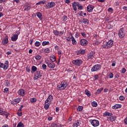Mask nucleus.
Wrapping results in <instances>:
<instances>
[{
	"instance_id": "nucleus-1",
	"label": "nucleus",
	"mask_w": 127,
	"mask_h": 127,
	"mask_svg": "<svg viewBox=\"0 0 127 127\" xmlns=\"http://www.w3.org/2000/svg\"><path fill=\"white\" fill-rule=\"evenodd\" d=\"M67 86H68L67 82L65 81H63L61 85L57 86V90H59L60 91L61 90H64V89H66Z\"/></svg>"
},
{
	"instance_id": "nucleus-2",
	"label": "nucleus",
	"mask_w": 127,
	"mask_h": 127,
	"mask_svg": "<svg viewBox=\"0 0 127 127\" xmlns=\"http://www.w3.org/2000/svg\"><path fill=\"white\" fill-rule=\"evenodd\" d=\"M0 67L3 68L4 70L7 69V68H8V61H6L4 64L0 63Z\"/></svg>"
},
{
	"instance_id": "nucleus-3",
	"label": "nucleus",
	"mask_w": 127,
	"mask_h": 127,
	"mask_svg": "<svg viewBox=\"0 0 127 127\" xmlns=\"http://www.w3.org/2000/svg\"><path fill=\"white\" fill-rule=\"evenodd\" d=\"M90 122L91 123V124L93 127H99V125H100V123L99 122V121L97 120H90Z\"/></svg>"
},
{
	"instance_id": "nucleus-4",
	"label": "nucleus",
	"mask_w": 127,
	"mask_h": 127,
	"mask_svg": "<svg viewBox=\"0 0 127 127\" xmlns=\"http://www.w3.org/2000/svg\"><path fill=\"white\" fill-rule=\"evenodd\" d=\"M46 63L47 64L49 68H52V69H53V68L55 67V64H54V63H53V62L46 61Z\"/></svg>"
},
{
	"instance_id": "nucleus-5",
	"label": "nucleus",
	"mask_w": 127,
	"mask_h": 127,
	"mask_svg": "<svg viewBox=\"0 0 127 127\" xmlns=\"http://www.w3.org/2000/svg\"><path fill=\"white\" fill-rule=\"evenodd\" d=\"M101 68V64H95L91 68V72H96Z\"/></svg>"
},
{
	"instance_id": "nucleus-6",
	"label": "nucleus",
	"mask_w": 127,
	"mask_h": 127,
	"mask_svg": "<svg viewBox=\"0 0 127 127\" xmlns=\"http://www.w3.org/2000/svg\"><path fill=\"white\" fill-rule=\"evenodd\" d=\"M41 77H42V75H41L40 71H36L34 77V80H38Z\"/></svg>"
},
{
	"instance_id": "nucleus-7",
	"label": "nucleus",
	"mask_w": 127,
	"mask_h": 127,
	"mask_svg": "<svg viewBox=\"0 0 127 127\" xmlns=\"http://www.w3.org/2000/svg\"><path fill=\"white\" fill-rule=\"evenodd\" d=\"M72 63L76 66H80L83 63V61L81 60H75L72 61Z\"/></svg>"
},
{
	"instance_id": "nucleus-8",
	"label": "nucleus",
	"mask_w": 127,
	"mask_h": 127,
	"mask_svg": "<svg viewBox=\"0 0 127 127\" xmlns=\"http://www.w3.org/2000/svg\"><path fill=\"white\" fill-rule=\"evenodd\" d=\"M119 37L123 38L125 36V28H122L120 29L119 32Z\"/></svg>"
},
{
	"instance_id": "nucleus-9",
	"label": "nucleus",
	"mask_w": 127,
	"mask_h": 127,
	"mask_svg": "<svg viewBox=\"0 0 127 127\" xmlns=\"http://www.w3.org/2000/svg\"><path fill=\"white\" fill-rule=\"evenodd\" d=\"M95 57V52H91L87 55L86 59L89 60V59H93Z\"/></svg>"
},
{
	"instance_id": "nucleus-10",
	"label": "nucleus",
	"mask_w": 127,
	"mask_h": 127,
	"mask_svg": "<svg viewBox=\"0 0 127 127\" xmlns=\"http://www.w3.org/2000/svg\"><path fill=\"white\" fill-rule=\"evenodd\" d=\"M55 5H56V4H55V2L52 1V2H48L46 6L48 8H52V7H54Z\"/></svg>"
},
{
	"instance_id": "nucleus-11",
	"label": "nucleus",
	"mask_w": 127,
	"mask_h": 127,
	"mask_svg": "<svg viewBox=\"0 0 127 127\" xmlns=\"http://www.w3.org/2000/svg\"><path fill=\"white\" fill-rule=\"evenodd\" d=\"M80 44L82 45V46H86V45H88V41L86 39H82L80 41Z\"/></svg>"
},
{
	"instance_id": "nucleus-12",
	"label": "nucleus",
	"mask_w": 127,
	"mask_h": 127,
	"mask_svg": "<svg viewBox=\"0 0 127 127\" xmlns=\"http://www.w3.org/2000/svg\"><path fill=\"white\" fill-rule=\"evenodd\" d=\"M53 100V96H52L51 95H50L47 98V99L45 101L46 104H51V101Z\"/></svg>"
},
{
	"instance_id": "nucleus-13",
	"label": "nucleus",
	"mask_w": 127,
	"mask_h": 127,
	"mask_svg": "<svg viewBox=\"0 0 127 127\" xmlns=\"http://www.w3.org/2000/svg\"><path fill=\"white\" fill-rule=\"evenodd\" d=\"M2 43L3 45H5L8 43V36H6L2 40Z\"/></svg>"
},
{
	"instance_id": "nucleus-14",
	"label": "nucleus",
	"mask_w": 127,
	"mask_h": 127,
	"mask_svg": "<svg viewBox=\"0 0 127 127\" xmlns=\"http://www.w3.org/2000/svg\"><path fill=\"white\" fill-rule=\"evenodd\" d=\"M85 50H83V49H80L79 50L77 51L76 52V53L77 54V55H80V54L81 55H84L85 54Z\"/></svg>"
},
{
	"instance_id": "nucleus-15",
	"label": "nucleus",
	"mask_w": 127,
	"mask_h": 127,
	"mask_svg": "<svg viewBox=\"0 0 127 127\" xmlns=\"http://www.w3.org/2000/svg\"><path fill=\"white\" fill-rule=\"evenodd\" d=\"M107 44V45L108 46L109 48H111V47H113V45H114V41L113 40H110L108 42H107L106 43Z\"/></svg>"
},
{
	"instance_id": "nucleus-16",
	"label": "nucleus",
	"mask_w": 127,
	"mask_h": 127,
	"mask_svg": "<svg viewBox=\"0 0 127 127\" xmlns=\"http://www.w3.org/2000/svg\"><path fill=\"white\" fill-rule=\"evenodd\" d=\"M87 8L88 12H92V11H93V9H94V6L93 5H88Z\"/></svg>"
},
{
	"instance_id": "nucleus-17",
	"label": "nucleus",
	"mask_w": 127,
	"mask_h": 127,
	"mask_svg": "<svg viewBox=\"0 0 127 127\" xmlns=\"http://www.w3.org/2000/svg\"><path fill=\"white\" fill-rule=\"evenodd\" d=\"M17 38H18V35L14 34L11 37V39L12 41H16V40H17Z\"/></svg>"
},
{
	"instance_id": "nucleus-18",
	"label": "nucleus",
	"mask_w": 127,
	"mask_h": 127,
	"mask_svg": "<svg viewBox=\"0 0 127 127\" xmlns=\"http://www.w3.org/2000/svg\"><path fill=\"white\" fill-rule=\"evenodd\" d=\"M120 108H122V105L121 104H116L112 107L113 110H117V109H120Z\"/></svg>"
},
{
	"instance_id": "nucleus-19",
	"label": "nucleus",
	"mask_w": 127,
	"mask_h": 127,
	"mask_svg": "<svg viewBox=\"0 0 127 127\" xmlns=\"http://www.w3.org/2000/svg\"><path fill=\"white\" fill-rule=\"evenodd\" d=\"M18 94H19L20 96L23 97V96H24V90L23 89H20L18 91Z\"/></svg>"
},
{
	"instance_id": "nucleus-20",
	"label": "nucleus",
	"mask_w": 127,
	"mask_h": 127,
	"mask_svg": "<svg viewBox=\"0 0 127 127\" xmlns=\"http://www.w3.org/2000/svg\"><path fill=\"white\" fill-rule=\"evenodd\" d=\"M70 39H71L72 43L73 45L77 44V41L75 40V38L74 37H73V36H71Z\"/></svg>"
},
{
	"instance_id": "nucleus-21",
	"label": "nucleus",
	"mask_w": 127,
	"mask_h": 127,
	"mask_svg": "<svg viewBox=\"0 0 127 127\" xmlns=\"http://www.w3.org/2000/svg\"><path fill=\"white\" fill-rule=\"evenodd\" d=\"M50 60L52 62H55L56 61V57L55 56L53 55L50 57Z\"/></svg>"
},
{
	"instance_id": "nucleus-22",
	"label": "nucleus",
	"mask_w": 127,
	"mask_h": 127,
	"mask_svg": "<svg viewBox=\"0 0 127 127\" xmlns=\"http://www.w3.org/2000/svg\"><path fill=\"white\" fill-rule=\"evenodd\" d=\"M37 70V67L34 65H33L31 68V73H35Z\"/></svg>"
},
{
	"instance_id": "nucleus-23",
	"label": "nucleus",
	"mask_w": 127,
	"mask_h": 127,
	"mask_svg": "<svg viewBox=\"0 0 127 127\" xmlns=\"http://www.w3.org/2000/svg\"><path fill=\"white\" fill-rule=\"evenodd\" d=\"M37 16L40 19V20H42V14L40 12L37 13Z\"/></svg>"
},
{
	"instance_id": "nucleus-24",
	"label": "nucleus",
	"mask_w": 127,
	"mask_h": 127,
	"mask_svg": "<svg viewBox=\"0 0 127 127\" xmlns=\"http://www.w3.org/2000/svg\"><path fill=\"white\" fill-rule=\"evenodd\" d=\"M104 117H112V116H113V114L110 113L109 112H105V113H104Z\"/></svg>"
},
{
	"instance_id": "nucleus-25",
	"label": "nucleus",
	"mask_w": 127,
	"mask_h": 127,
	"mask_svg": "<svg viewBox=\"0 0 127 127\" xmlns=\"http://www.w3.org/2000/svg\"><path fill=\"white\" fill-rule=\"evenodd\" d=\"M82 22L84 24H89V20H88V19L84 18L82 20Z\"/></svg>"
},
{
	"instance_id": "nucleus-26",
	"label": "nucleus",
	"mask_w": 127,
	"mask_h": 127,
	"mask_svg": "<svg viewBox=\"0 0 127 127\" xmlns=\"http://www.w3.org/2000/svg\"><path fill=\"white\" fill-rule=\"evenodd\" d=\"M85 93L88 97H90L91 96V93H90V91H89V90H88V89H86L85 90Z\"/></svg>"
},
{
	"instance_id": "nucleus-27",
	"label": "nucleus",
	"mask_w": 127,
	"mask_h": 127,
	"mask_svg": "<svg viewBox=\"0 0 127 127\" xmlns=\"http://www.w3.org/2000/svg\"><path fill=\"white\" fill-rule=\"evenodd\" d=\"M17 127H24V125L23 123H22V122H19L18 124Z\"/></svg>"
},
{
	"instance_id": "nucleus-28",
	"label": "nucleus",
	"mask_w": 127,
	"mask_h": 127,
	"mask_svg": "<svg viewBox=\"0 0 127 127\" xmlns=\"http://www.w3.org/2000/svg\"><path fill=\"white\" fill-rule=\"evenodd\" d=\"M91 105L92 107H97L98 106V103L96 101H93L92 102Z\"/></svg>"
},
{
	"instance_id": "nucleus-29",
	"label": "nucleus",
	"mask_w": 127,
	"mask_h": 127,
	"mask_svg": "<svg viewBox=\"0 0 127 127\" xmlns=\"http://www.w3.org/2000/svg\"><path fill=\"white\" fill-rule=\"evenodd\" d=\"M77 112H82L83 111V106H78L77 108Z\"/></svg>"
},
{
	"instance_id": "nucleus-30",
	"label": "nucleus",
	"mask_w": 127,
	"mask_h": 127,
	"mask_svg": "<svg viewBox=\"0 0 127 127\" xmlns=\"http://www.w3.org/2000/svg\"><path fill=\"white\" fill-rule=\"evenodd\" d=\"M102 48H105L106 49H108L110 48L109 47V46H108V44H107V43H106V44H104V45H102Z\"/></svg>"
},
{
	"instance_id": "nucleus-31",
	"label": "nucleus",
	"mask_w": 127,
	"mask_h": 127,
	"mask_svg": "<svg viewBox=\"0 0 127 127\" xmlns=\"http://www.w3.org/2000/svg\"><path fill=\"white\" fill-rule=\"evenodd\" d=\"M53 33H54L55 35H56V36H58V35H59V31H58V30H54L53 31Z\"/></svg>"
},
{
	"instance_id": "nucleus-32",
	"label": "nucleus",
	"mask_w": 127,
	"mask_h": 127,
	"mask_svg": "<svg viewBox=\"0 0 127 127\" xmlns=\"http://www.w3.org/2000/svg\"><path fill=\"white\" fill-rule=\"evenodd\" d=\"M42 45H43V46H45V45H49V41H44L42 43Z\"/></svg>"
},
{
	"instance_id": "nucleus-33",
	"label": "nucleus",
	"mask_w": 127,
	"mask_h": 127,
	"mask_svg": "<svg viewBox=\"0 0 127 127\" xmlns=\"http://www.w3.org/2000/svg\"><path fill=\"white\" fill-rule=\"evenodd\" d=\"M50 105V104H45L44 108L45 109V110H48V109L49 108V105Z\"/></svg>"
},
{
	"instance_id": "nucleus-34",
	"label": "nucleus",
	"mask_w": 127,
	"mask_h": 127,
	"mask_svg": "<svg viewBox=\"0 0 127 127\" xmlns=\"http://www.w3.org/2000/svg\"><path fill=\"white\" fill-rule=\"evenodd\" d=\"M67 16H66V15L63 16V22H65V21H66V20H67Z\"/></svg>"
},
{
	"instance_id": "nucleus-35",
	"label": "nucleus",
	"mask_w": 127,
	"mask_h": 127,
	"mask_svg": "<svg viewBox=\"0 0 127 127\" xmlns=\"http://www.w3.org/2000/svg\"><path fill=\"white\" fill-rule=\"evenodd\" d=\"M37 100L35 98H33L30 99L31 103H35Z\"/></svg>"
},
{
	"instance_id": "nucleus-36",
	"label": "nucleus",
	"mask_w": 127,
	"mask_h": 127,
	"mask_svg": "<svg viewBox=\"0 0 127 127\" xmlns=\"http://www.w3.org/2000/svg\"><path fill=\"white\" fill-rule=\"evenodd\" d=\"M104 90V88H101L99 89H98L97 90V92H96V94H100V93H101V92H102V91Z\"/></svg>"
},
{
	"instance_id": "nucleus-37",
	"label": "nucleus",
	"mask_w": 127,
	"mask_h": 127,
	"mask_svg": "<svg viewBox=\"0 0 127 127\" xmlns=\"http://www.w3.org/2000/svg\"><path fill=\"white\" fill-rule=\"evenodd\" d=\"M44 52H45V53H49V52H50V49L48 48H46L44 50Z\"/></svg>"
},
{
	"instance_id": "nucleus-38",
	"label": "nucleus",
	"mask_w": 127,
	"mask_h": 127,
	"mask_svg": "<svg viewBox=\"0 0 127 127\" xmlns=\"http://www.w3.org/2000/svg\"><path fill=\"white\" fill-rule=\"evenodd\" d=\"M109 120L110 121V122H114L116 120V118L111 117L109 118Z\"/></svg>"
},
{
	"instance_id": "nucleus-39",
	"label": "nucleus",
	"mask_w": 127,
	"mask_h": 127,
	"mask_svg": "<svg viewBox=\"0 0 127 127\" xmlns=\"http://www.w3.org/2000/svg\"><path fill=\"white\" fill-rule=\"evenodd\" d=\"M58 127V126L57 125V124L55 123H52L50 126V127Z\"/></svg>"
},
{
	"instance_id": "nucleus-40",
	"label": "nucleus",
	"mask_w": 127,
	"mask_h": 127,
	"mask_svg": "<svg viewBox=\"0 0 127 127\" xmlns=\"http://www.w3.org/2000/svg\"><path fill=\"white\" fill-rule=\"evenodd\" d=\"M79 4H79V2H74L72 3V5H75L76 7L78 6Z\"/></svg>"
},
{
	"instance_id": "nucleus-41",
	"label": "nucleus",
	"mask_w": 127,
	"mask_h": 127,
	"mask_svg": "<svg viewBox=\"0 0 127 127\" xmlns=\"http://www.w3.org/2000/svg\"><path fill=\"white\" fill-rule=\"evenodd\" d=\"M35 59H36V60H40V59H41V56L39 55L36 56Z\"/></svg>"
},
{
	"instance_id": "nucleus-42",
	"label": "nucleus",
	"mask_w": 127,
	"mask_h": 127,
	"mask_svg": "<svg viewBox=\"0 0 127 127\" xmlns=\"http://www.w3.org/2000/svg\"><path fill=\"white\" fill-rule=\"evenodd\" d=\"M25 9V10H29V9H30V5L29 4L27 6H26Z\"/></svg>"
},
{
	"instance_id": "nucleus-43",
	"label": "nucleus",
	"mask_w": 127,
	"mask_h": 127,
	"mask_svg": "<svg viewBox=\"0 0 127 127\" xmlns=\"http://www.w3.org/2000/svg\"><path fill=\"white\" fill-rule=\"evenodd\" d=\"M35 45L37 47L40 46V42L36 41L35 43Z\"/></svg>"
},
{
	"instance_id": "nucleus-44",
	"label": "nucleus",
	"mask_w": 127,
	"mask_h": 127,
	"mask_svg": "<svg viewBox=\"0 0 127 127\" xmlns=\"http://www.w3.org/2000/svg\"><path fill=\"white\" fill-rule=\"evenodd\" d=\"M47 67V65H46V64H43L42 65V67L43 69V70L46 69Z\"/></svg>"
},
{
	"instance_id": "nucleus-45",
	"label": "nucleus",
	"mask_w": 127,
	"mask_h": 127,
	"mask_svg": "<svg viewBox=\"0 0 127 127\" xmlns=\"http://www.w3.org/2000/svg\"><path fill=\"white\" fill-rule=\"evenodd\" d=\"M125 99H126L125 96H121L119 97V100H120V101H124Z\"/></svg>"
},
{
	"instance_id": "nucleus-46",
	"label": "nucleus",
	"mask_w": 127,
	"mask_h": 127,
	"mask_svg": "<svg viewBox=\"0 0 127 127\" xmlns=\"http://www.w3.org/2000/svg\"><path fill=\"white\" fill-rule=\"evenodd\" d=\"M45 3V1L42 0V1H40V2L37 3V4H44Z\"/></svg>"
},
{
	"instance_id": "nucleus-47",
	"label": "nucleus",
	"mask_w": 127,
	"mask_h": 127,
	"mask_svg": "<svg viewBox=\"0 0 127 127\" xmlns=\"http://www.w3.org/2000/svg\"><path fill=\"white\" fill-rule=\"evenodd\" d=\"M109 76L110 79H112V78H114V74L113 73H111L109 74Z\"/></svg>"
},
{
	"instance_id": "nucleus-48",
	"label": "nucleus",
	"mask_w": 127,
	"mask_h": 127,
	"mask_svg": "<svg viewBox=\"0 0 127 127\" xmlns=\"http://www.w3.org/2000/svg\"><path fill=\"white\" fill-rule=\"evenodd\" d=\"M94 80L95 81H97V80H98V79H99V75L98 74H96L94 76Z\"/></svg>"
},
{
	"instance_id": "nucleus-49",
	"label": "nucleus",
	"mask_w": 127,
	"mask_h": 127,
	"mask_svg": "<svg viewBox=\"0 0 127 127\" xmlns=\"http://www.w3.org/2000/svg\"><path fill=\"white\" fill-rule=\"evenodd\" d=\"M127 72V69H126L125 68H123L122 69V74H125Z\"/></svg>"
},
{
	"instance_id": "nucleus-50",
	"label": "nucleus",
	"mask_w": 127,
	"mask_h": 127,
	"mask_svg": "<svg viewBox=\"0 0 127 127\" xmlns=\"http://www.w3.org/2000/svg\"><path fill=\"white\" fill-rule=\"evenodd\" d=\"M84 14V12L81 11L79 12L78 14L80 15V16H83V14Z\"/></svg>"
},
{
	"instance_id": "nucleus-51",
	"label": "nucleus",
	"mask_w": 127,
	"mask_h": 127,
	"mask_svg": "<svg viewBox=\"0 0 127 127\" xmlns=\"http://www.w3.org/2000/svg\"><path fill=\"white\" fill-rule=\"evenodd\" d=\"M82 9H83V6L80 5V4L78 5V9H79V10H82Z\"/></svg>"
},
{
	"instance_id": "nucleus-52",
	"label": "nucleus",
	"mask_w": 127,
	"mask_h": 127,
	"mask_svg": "<svg viewBox=\"0 0 127 127\" xmlns=\"http://www.w3.org/2000/svg\"><path fill=\"white\" fill-rule=\"evenodd\" d=\"M72 7H73V10H74V11H77V7L76 6L72 5Z\"/></svg>"
},
{
	"instance_id": "nucleus-53",
	"label": "nucleus",
	"mask_w": 127,
	"mask_h": 127,
	"mask_svg": "<svg viewBox=\"0 0 127 127\" xmlns=\"http://www.w3.org/2000/svg\"><path fill=\"white\" fill-rule=\"evenodd\" d=\"M63 33H64V31L59 32V36H61L62 35H63Z\"/></svg>"
},
{
	"instance_id": "nucleus-54",
	"label": "nucleus",
	"mask_w": 127,
	"mask_h": 127,
	"mask_svg": "<svg viewBox=\"0 0 127 127\" xmlns=\"http://www.w3.org/2000/svg\"><path fill=\"white\" fill-rule=\"evenodd\" d=\"M75 123H76V125H77L78 127H79V126L81 125V123H80V121L79 120H77V121Z\"/></svg>"
},
{
	"instance_id": "nucleus-55",
	"label": "nucleus",
	"mask_w": 127,
	"mask_h": 127,
	"mask_svg": "<svg viewBox=\"0 0 127 127\" xmlns=\"http://www.w3.org/2000/svg\"><path fill=\"white\" fill-rule=\"evenodd\" d=\"M17 115H18V117H21V116H22V113L18 112Z\"/></svg>"
},
{
	"instance_id": "nucleus-56",
	"label": "nucleus",
	"mask_w": 127,
	"mask_h": 127,
	"mask_svg": "<svg viewBox=\"0 0 127 127\" xmlns=\"http://www.w3.org/2000/svg\"><path fill=\"white\" fill-rule=\"evenodd\" d=\"M81 34L82 35V36H83V37H86V34H85V33L84 32H81Z\"/></svg>"
},
{
	"instance_id": "nucleus-57",
	"label": "nucleus",
	"mask_w": 127,
	"mask_h": 127,
	"mask_svg": "<svg viewBox=\"0 0 127 127\" xmlns=\"http://www.w3.org/2000/svg\"><path fill=\"white\" fill-rule=\"evenodd\" d=\"M73 127H78V125H77V123H73Z\"/></svg>"
},
{
	"instance_id": "nucleus-58",
	"label": "nucleus",
	"mask_w": 127,
	"mask_h": 127,
	"mask_svg": "<svg viewBox=\"0 0 127 127\" xmlns=\"http://www.w3.org/2000/svg\"><path fill=\"white\" fill-rule=\"evenodd\" d=\"M108 11H109L110 12H112V11H113V8H108Z\"/></svg>"
},
{
	"instance_id": "nucleus-59",
	"label": "nucleus",
	"mask_w": 127,
	"mask_h": 127,
	"mask_svg": "<svg viewBox=\"0 0 127 127\" xmlns=\"http://www.w3.org/2000/svg\"><path fill=\"white\" fill-rule=\"evenodd\" d=\"M79 33H76V34H75V37H76V38H78V37H79Z\"/></svg>"
},
{
	"instance_id": "nucleus-60",
	"label": "nucleus",
	"mask_w": 127,
	"mask_h": 127,
	"mask_svg": "<svg viewBox=\"0 0 127 127\" xmlns=\"http://www.w3.org/2000/svg\"><path fill=\"white\" fill-rule=\"evenodd\" d=\"M124 122L126 125H127V118L124 120Z\"/></svg>"
},
{
	"instance_id": "nucleus-61",
	"label": "nucleus",
	"mask_w": 127,
	"mask_h": 127,
	"mask_svg": "<svg viewBox=\"0 0 127 127\" xmlns=\"http://www.w3.org/2000/svg\"><path fill=\"white\" fill-rule=\"evenodd\" d=\"M22 108H23V105H21L20 106L18 111H22Z\"/></svg>"
},
{
	"instance_id": "nucleus-62",
	"label": "nucleus",
	"mask_w": 127,
	"mask_h": 127,
	"mask_svg": "<svg viewBox=\"0 0 127 127\" xmlns=\"http://www.w3.org/2000/svg\"><path fill=\"white\" fill-rule=\"evenodd\" d=\"M26 70L27 72H30V69H29L28 67H26Z\"/></svg>"
},
{
	"instance_id": "nucleus-63",
	"label": "nucleus",
	"mask_w": 127,
	"mask_h": 127,
	"mask_svg": "<svg viewBox=\"0 0 127 127\" xmlns=\"http://www.w3.org/2000/svg\"><path fill=\"white\" fill-rule=\"evenodd\" d=\"M48 120V121H52V117H49Z\"/></svg>"
},
{
	"instance_id": "nucleus-64",
	"label": "nucleus",
	"mask_w": 127,
	"mask_h": 127,
	"mask_svg": "<svg viewBox=\"0 0 127 127\" xmlns=\"http://www.w3.org/2000/svg\"><path fill=\"white\" fill-rule=\"evenodd\" d=\"M123 9H124V10H127V6H124L123 7Z\"/></svg>"
}]
</instances>
